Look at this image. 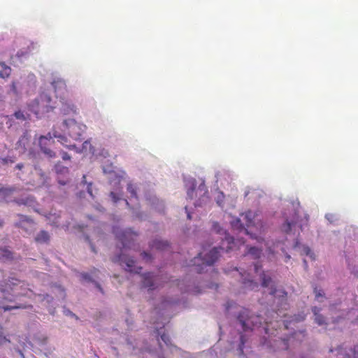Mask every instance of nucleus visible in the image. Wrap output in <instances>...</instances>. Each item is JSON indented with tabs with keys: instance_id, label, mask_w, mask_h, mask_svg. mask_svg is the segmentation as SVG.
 Returning <instances> with one entry per match:
<instances>
[{
	"instance_id": "1",
	"label": "nucleus",
	"mask_w": 358,
	"mask_h": 358,
	"mask_svg": "<svg viewBox=\"0 0 358 358\" xmlns=\"http://www.w3.org/2000/svg\"><path fill=\"white\" fill-rule=\"evenodd\" d=\"M51 103V96L46 92H42L29 104V110L39 117L53 109Z\"/></svg>"
},
{
	"instance_id": "2",
	"label": "nucleus",
	"mask_w": 358,
	"mask_h": 358,
	"mask_svg": "<svg viewBox=\"0 0 358 358\" xmlns=\"http://www.w3.org/2000/svg\"><path fill=\"white\" fill-rule=\"evenodd\" d=\"M237 320L243 331L245 332L259 327L262 324L261 317L259 315H252L247 308H242L237 316Z\"/></svg>"
},
{
	"instance_id": "3",
	"label": "nucleus",
	"mask_w": 358,
	"mask_h": 358,
	"mask_svg": "<svg viewBox=\"0 0 358 358\" xmlns=\"http://www.w3.org/2000/svg\"><path fill=\"white\" fill-rule=\"evenodd\" d=\"M185 187L187 188V196L190 199H193L197 196L199 197V200L203 202L208 199V192L203 181L196 187V180L194 178H190L186 181Z\"/></svg>"
},
{
	"instance_id": "4",
	"label": "nucleus",
	"mask_w": 358,
	"mask_h": 358,
	"mask_svg": "<svg viewBox=\"0 0 358 358\" xmlns=\"http://www.w3.org/2000/svg\"><path fill=\"white\" fill-rule=\"evenodd\" d=\"M222 250H224L223 247L213 248L203 257H201L202 253L200 252L198 254V257H194V263L192 264H189V266H195V268H194L195 271L198 273H201V268H200V265H199V264L196 265V261L202 259V264L206 265V266H210V265L213 264L217 260L220 253Z\"/></svg>"
},
{
	"instance_id": "5",
	"label": "nucleus",
	"mask_w": 358,
	"mask_h": 358,
	"mask_svg": "<svg viewBox=\"0 0 358 358\" xmlns=\"http://www.w3.org/2000/svg\"><path fill=\"white\" fill-rule=\"evenodd\" d=\"M64 130L74 140L78 141L82 139L86 126L83 124L76 122L74 119L66 120L63 122Z\"/></svg>"
},
{
	"instance_id": "6",
	"label": "nucleus",
	"mask_w": 358,
	"mask_h": 358,
	"mask_svg": "<svg viewBox=\"0 0 358 358\" xmlns=\"http://www.w3.org/2000/svg\"><path fill=\"white\" fill-rule=\"evenodd\" d=\"M113 233L121 242L123 249L131 248L138 236V234L130 229L122 231L118 229H114Z\"/></svg>"
},
{
	"instance_id": "7",
	"label": "nucleus",
	"mask_w": 358,
	"mask_h": 358,
	"mask_svg": "<svg viewBox=\"0 0 358 358\" xmlns=\"http://www.w3.org/2000/svg\"><path fill=\"white\" fill-rule=\"evenodd\" d=\"M260 278L262 280V287H267L271 285V295L275 297L279 296L282 298V301H287V292L285 290H278L274 285L272 284L273 282L271 276L268 275L264 271H263L260 275Z\"/></svg>"
},
{
	"instance_id": "8",
	"label": "nucleus",
	"mask_w": 358,
	"mask_h": 358,
	"mask_svg": "<svg viewBox=\"0 0 358 358\" xmlns=\"http://www.w3.org/2000/svg\"><path fill=\"white\" fill-rule=\"evenodd\" d=\"M113 261L114 262H119L122 266H125L124 269L129 272L139 273L142 269L141 267H136L134 259L128 257L123 252L115 257Z\"/></svg>"
},
{
	"instance_id": "9",
	"label": "nucleus",
	"mask_w": 358,
	"mask_h": 358,
	"mask_svg": "<svg viewBox=\"0 0 358 358\" xmlns=\"http://www.w3.org/2000/svg\"><path fill=\"white\" fill-rule=\"evenodd\" d=\"M53 138V134H51V133H48L46 136H41L39 138L41 150L48 158H55L56 157V153L50 149V146L54 143Z\"/></svg>"
},
{
	"instance_id": "10",
	"label": "nucleus",
	"mask_w": 358,
	"mask_h": 358,
	"mask_svg": "<svg viewBox=\"0 0 358 358\" xmlns=\"http://www.w3.org/2000/svg\"><path fill=\"white\" fill-rule=\"evenodd\" d=\"M22 282L15 278H9L8 280L0 282V291L2 293L13 291L16 286L20 285Z\"/></svg>"
},
{
	"instance_id": "11",
	"label": "nucleus",
	"mask_w": 358,
	"mask_h": 358,
	"mask_svg": "<svg viewBox=\"0 0 358 358\" xmlns=\"http://www.w3.org/2000/svg\"><path fill=\"white\" fill-rule=\"evenodd\" d=\"M335 351H336L337 358H358V345H354L350 349V352H347L342 346L338 347Z\"/></svg>"
},
{
	"instance_id": "12",
	"label": "nucleus",
	"mask_w": 358,
	"mask_h": 358,
	"mask_svg": "<svg viewBox=\"0 0 358 358\" xmlns=\"http://www.w3.org/2000/svg\"><path fill=\"white\" fill-rule=\"evenodd\" d=\"M51 84L55 90L57 96H61L67 91L65 81L60 78H55Z\"/></svg>"
},
{
	"instance_id": "13",
	"label": "nucleus",
	"mask_w": 358,
	"mask_h": 358,
	"mask_svg": "<svg viewBox=\"0 0 358 358\" xmlns=\"http://www.w3.org/2000/svg\"><path fill=\"white\" fill-rule=\"evenodd\" d=\"M169 243L166 241H162L159 239H155L150 244V248L151 250H157L159 251H164L167 250L169 248Z\"/></svg>"
},
{
	"instance_id": "14",
	"label": "nucleus",
	"mask_w": 358,
	"mask_h": 358,
	"mask_svg": "<svg viewBox=\"0 0 358 358\" xmlns=\"http://www.w3.org/2000/svg\"><path fill=\"white\" fill-rule=\"evenodd\" d=\"M240 275H241L242 283L243 285L244 288L250 290H254L258 288L259 285L257 282H255L253 280L248 278L247 276L249 275L248 274L245 273H240Z\"/></svg>"
},
{
	"instance_id": "15",
	"label": "nucleus",
	"mask_w": 358,
	"mask_h": 358,
	"mask_svg": "<svg viewBox=\"0 0 358 358\" xmlns=\"http://www.w3.org/2000/svg\"><path fill=\"white\" fill-rule=\"evenodd\" d=\"M77 110L76 106L71 101L67 100L62 101V111L64 115L76 114Z\"/></svg>"
},
{
	"instance_id": "16",
	"label": "nucleus",
	"mask_w": 358,
	"mask_h": 358,
	"mask_svg": "<svg viewBox=\"0 0 358 358\" xmlns=\"http://www.w3.org/2000/svg\"><path fill=\"white\" fill-rule=\"evenodd\" d=\"M143 286L148 288L149 290H153L157 287V286H155L154 276L151 273L143 275Z\"/></svg>"
},
{
	"instance_id": "17",
	"label": "nucleus",
	"mask_w": 358,
	"mask_h": 358,
	"mask_svg": "<svg viewBox=\"0 0 358 358\" xmlns=\"http://www.w3.org/2000/svg\"><path fill=\"white\" fill-rule=\"evenodd\" d=\"M53 137L58 138V141L61 143L64 146L66 147L69 150H76L77 152H80V151L76 149V146L74 144H68V141L66 137L59 134L57 131H53Z\"/></svg>"
},
{
	"instance_id": "18",
	"label": "nucleus",
	"mask_w": 358,
	"mask_h": 358,
	"mask_svg": "<svg viewBox=\"0 0 358 358\" xmlns=\"http://www.w3.org/2000/svg\"><path fill=\"white\" fill-rule=\"evenodd\" d=\"M231 226L234 229H240L241 231H243L245 234L250 235L252 238L257 239V241H259V239H258L257 236H254L252 233L250 232L248 229H245L243 226L239 219H236V220L233 221L231 222Z\"/></svg>"
},
{
	"instance_id": "19",
	"label": "nucleus",
	"mask_w": 358,
	"mask_h": 358,
	"mask_svg": "<svg viewBox=\"0 0 358 358\" xmlns=\"http://www.w3.org/2000/svg\"><path fill=\"white\" fill-rule=\"evenodd\" d=\"M321 309L317 306H314L312 308V311L315 316V321L319 325H322L325 323V319L323 315H322L320 312Z\"/></svg>"
},
{
	"instance_id": "20",
	"label": "nucleus",
	"mask_w": 358,
	"mask_h": 358,
	"mask_svg": "<svg viewBox=\"0 0 358 358\" xmlns=\"http://www.w3.org/2000/svg\"><path fill=\"white\" fill-rule=\"evenodd\" d=\"M241 217H242L243 220L245 221V225L247 227L253 226V224H254L253 219L255 217V215L251 210H248V211L245 212V213H243L241 215Z\"/></svg>"
},
{
	"instance_id": "21",
	"label": "nucleus",
	"mask_w": 358,
	"mask_h": 358,
	"mask_svg": "<svg viewBox=\"0 0 358 358\" xmlns=\"http://www.w3.org/2000/svg\"><path fill=\"white\" fill-rule=\"evenodd\" d=\"M0 66L2 67L0 71V78H8L11 74V68L7 66L4 62H0Z\"/></svg>"
},
{
	"instance_id": "22",
	"label": "nucleus",
	"mask_w": 358,
	"mask_h": 358,
	"mask_svg": "<svg viewBox=\"0 0 358 358\" xmlns=\"http://www.w3.org/2000/svg\"><path fill=\"white\" fill-rule=\"evenodd\" d=\"M50 240L49 234L45 231H40L35 238V241L40 243H48Z\"/></svg>"
},
{
	"instance_id": "23",
	"label": "nucleus",
	"mask_w": 358,
	"mask_h": 358,
	"mask_svg": "<svg viewBox=\"0 0 358 358\" xmlns=\"http://www.w3.org/2000/svg\"><path fill=\"white\" fill-rule=\"evenodd\" d=\"M296 215H297L296 214ZM296 217H298V216H296ZM298 223H299L298 217H296V218L294 217V219L291 221L287 220L285 222V223L282 225V230L285 233H289L291 231L292 227L295 226Z\"/></svg>"
},
{
	"instance_id": "24",
	"label": "nucleus",
	"mask_w": 358,
	"mask_h": 358,
	"mask_svg": "<svg viewBox=\"0 0 358 358\" xmlns=\"http://www.w3.org/2000/svg\"><path fill=\"white\" fill-rule=\"evenodd\" d=\"M274 343L278 350H287L288 348V341L285 338H279L274 340Z\"/></svg>"
},
{
	"instance_id": "25",
	"label": "nucleus",
	"mask_w": 358,
	"mask_h": 358,
	"mask_svg": "<svg viewBox=\"0 0 358 358\" xmlns=\"http://www.w3.org/2000/svg\"><path fill=\"white\" fill-rule=\"evenodd\" d=\"M15 191V187H3L0 189V196H2L3 199L6 200V199L10 197Z\"/></svg>"
},
{
	"instance_id": "26",
	"label": "nucleus",
	"mask_w": 358,
	"mask_h": 358,
	"mask_svg": "<svg viewBox=\"0 0 358 358\" xmlns=\"http://www.w3.org/2000/svg\"><path fill=\"white\" fill-rule=\"evenodd\" d=\"M31 305H26V304H20L17 306H4L2 307V309L4 311H9L14 309H27V308H32Z\"/></svg>"
},
{
	"instance_id": "27",
	"label": "nucleus",
	"mask_w": 358,
	"mask_h": 358,
	"mask_svg": "<svg viewBox=\"0 0 358 358\" xmlns=\"http://www.w3.org/2000/svg\"><path fill=\"white\" fill-rule=\"evenodd\" d=\"M13 253L7 248L0 249V259L3 260H10L13 259Z\"/></svg>"
},
{
	"instance_id": "28",
	"label": "nucleus",
	"mask_w": 358,
	"mask_h": 358,
	"mask_svg": "<svg viewBox=\"0 0 358 358\" xmlns=\"http://www.w3.org/2000/svg\"><path fill=\"white\" fill-rule=\"evenodd\" d=\"M248 254L250 255L253 259H259L261 255H262V249H259L256 247H250L249 249H248Z\"/></svg>"
},
{
	"instance_id": "29",
	"label": "nucleus",
	"mask_w": 358,
	"mask_h": 358,
	"mask_svg": "<svg viewBox=\"0 0 358 358\" xmlns=\"http://www.w3.org/2000/svg\"><path fill=\"white\" fill-rule=\"evenodd\" d=\"M116 192H110V196L111 197L112 200L113 201V202L116 203L117 202L122 194V190H121V188L120 187H118L116 189H115Z\"/></svg>"
},
{
	"instance_id": "30",
	"label": "nucleus",
	"mask_w": 358,
	"mask_h": 358,
	"mask_svg": "<svg viewBox=\"0 0 358 358\" xmlns=\"http://www.w3.org/2000/svg\"><path fill=\"white\" fill-rule=\"evenodd\" d=\"M55 171L57 174H67L69 173V169L66 166H62V164L59 162L57 163L55 166Z\"/></svg>"
},
{
	"instance_id": "31",
	"label": "nucleus",
	"mask_w": 358,
	"mask_h": 358,
	"mask_svg": "<svg viewBox=\"0 0 358 358\" xmlns=\"http://www.w3.org/2000/svg\"><path fill=\"white\" fill-rule=\"evenodd\" d=\"M127 191L130 194L131 197L137 199L136 188L134 184L131 182L128 183Z\"/></svg>"
},
{
	"instance_id": "32",
	"label": "nucleus",
	"mask_w": 358,
	"mask_h": 358,
	"mask_svg": "<svg viewBox=\"0 0 358 358\" xmlns=\"http://www.w3.org/2000/svg\"><path fill=\"white\" fill-rule=\"evenodd\" d=\"M6 343H10V341L4 335L3 327L0 326V345H2Z\"/></svg>"
},
{
	"instance_id": "33",
	"label": "nucleus",
	"mask_w": 358,
	"mask_h": 358,
	"mask_svg": "<svg viewBox=\"0 0 358 358\" xmlns=\"http://www.w3.org/2000/svg\"><path fill=\"white\" fill-rule=\"evenodd\" d=\"M247 341V339L245 338V335H243L241 334V336H240V345H239V351H240V355H243V348H244V345L245 343H246Z\"/></svg>"
},
{
	"instance_id": "34",
	"label": "nucleus",
	"mask_w": 358,
	"mask_h": 358,
	"mask_svg": "<svg viewBox=\"0 0 358 358\" xmlns=\"http://www.w3.org/2000/svg\"><path fill=\"white\" fill-rule=\"evenodd\" d=\"M14 116L16 119L20 120H26L27 118L26 115L24 114V113L21 110L15 111L14 113Z\"/></svg>"
},
{
	"instance_id": "35",
	"label": "nucleus",
	"mask_w": 358,
	"mask_h": 358,
	"mask_svg": "<svg viewBox=\"0 0 358 358\" xmlns=\"http://www.w3.org/2000/svg\"><path fill=\"white\" fill-rule=\"evenodd\" d=\"M161 339L164 342V343L166 345H170L171 344L170 336L167 334H162L161 335Z\"/></svg>"
},
{
	"instance_id": "36",
	"label": "nucleus",
	"mask_w": 358,
	"mask_h": 358,
	"mask_svg": "<svg viewBox=\"0 0 358 358\" xmlns=\"http://www.w3.org/2000/svg\"><path fill=\"white\" fill-rule=\"evenodd\" d=\"M114 176H115V178L114 179H113L112 177L109 178L110 182V183L114 182V183L115 185H119L120 182H121L122 177L119 176H117L116 174H114Z\"/></svg>"
},
{
	"instance_id": "37",
	"label": "nucleus",
	"mask_w": 358,
	"mask_h": 358,
	"mask_svg": "<svg viewBox=\"0 0 358 358\" xmlns=\"http://www.w3.org/2000/svg\"><path fill=\"white\" fill-rule=\"evenodd\" d=\"M224 241H227L229 244V245L227 247V251L232 249V247L230 245L234 243V238L231 236H226Z\"/></svg>"
},
{
	"instance_id": "38",
	"label": "nucleus",
	"mask_w": 358,
	"mask_h": 358,
	"mask_svg": "<svg viewBox=\"0 0 358 358\" xmlns=\"http://www.w3.org/2000/svg\"><path fill=\"white\" fill-rule=\"evenodd\" d=\"M17 216L20 217V219L22 222H30L32 224L34 223L33 220L27 216L21 215V214H17Z\"/></svg>"
},
{
	"instance_id": "39",
	"label": "nucleus",
	"mask_w": 358,
	"mask_h": 358,
	"mask_svg": "<svg viewBox=\"0 0 358 358\" xmlns=\"http://www.w3.org/2000/svg\"><path fill=\"white\" fill-rule=\"evenodd\" d=\"M141 256L145 262H150L152 259L151 255L148 252H143L141 253Z\"/></svg>"
},
{
	"instance_id": "40",
	"label": "nucleus",
	"mask_w": 358,
	"mask_h": 358,
	"mask_svg": "<svg viewBox=\"0 0 358 358\" xmlns=\"http://www.w3.org/2000/svg\"><path fill=\"white\" fill-rule=\"evenodd\" d=\"M60 155H61L62 159L64 161L71 159V156L67 152H66L64 151H62L60 152Z\"/></svg>"
},
{
	"instance_id": "41",
	"label": "nucleus",
	"mask_w": 358,
	"mask_h": 358,
	"mask_svg": "<svg viewBox=\"0 0 358 358\" xmlns=\"http://www.w3.org/2000/svg\"><path fill=\"white\" fill-rule=\"evenodd\" d=\"M29 199L27 198L26 199H19V200H15V201L18 204V205H27L29 204Z\"/></svg>"
},
{
	"instance_id": "42",
	"label": "nucleus",
	"mask_w": 358,
	"mask_h": 358,
	"mask_svg": "<svg viewBox=\"0 0 358 358\" xmlns=\"http://www.w3.org/2000/svg\"><path fill=\"white\" fill-rule=\"evenodd\" d=\"M88 147H89V150H90L92 148V145L90 141H85L83 143V150H87L88 149Z\"/></svg>"
},
{
	"instance_id": "43",
	"label": "nucleus",
	"mask_w": 358,
	"mask_h": 358,
	"mask_svg": "<svg viewBox=\"0 0 358 358\" xmlns=\"http://www.w3.org/2000/svg\"><path fill=\"white\" fill-rule=\"evenodd\" d=\"M10 90L13 92V94H17V90L15 82H12L10 85Z\"/></svg>"
},
{
	"instance_id": "44",
	"label": "nucleus",
	"mask_w": 358,
	"mask_h": 358,
	"mask_svg": "<svg viewBox=\"0 0 358 358\" xmlns=\"http://www.w3.org/2000/svg\"><path fill=\"white\" fill-rule=\"evenodd\" d=\"M28 141V138L24 136H22L20 140L18 141L17 143L20 145L22 143H23V145H24V143H25V141Z\"/></svg>"
},
{
	"instance_id": "45",
	"label": "nucleus",
	"mask_w": 358,
	"mask_h": 358,
	"mask_svg": "<svg viewBox=\"0 0 358 358\" xmlns=\"http://www.w3.org/2000/svg\"><path fill=\"white\" fill-rule=\"evenodd\" d=\"M220 196L222 197V199L220 198V196H219L217 201V203H218L219 206H222V203L223 201L224 195H223L222 192H220Z\"/></svg>"
},
{
	"instance_id": "46",
	"label": "nucleus",
	"mask_w": 358,
	"mask_h": 358,
	"mask_svg": "<svg viewBox=\"0 0 358 358\" xmlns=\"http://www.w3.org/2000/svg\"><path fill=\"white\" fill-rule=\"evenodd\" d=\"M304 252H305L306 255H310V257H312L313 253H312L310 249L308 247H306L304 248Z\"/></svg>"
},
{
	"instance_id": "47",
	"label": "nucleus",
	"mask_w": 358,
	"mask_h": 358,
	"mask_svg": "<svg viewBox=\"0 0 358 358\" xmlns=\"http://www.w3.org/2000/svg\"><path fill=\"white\" fill-rule=\"evenodd\" d=\"M234 304V302L232 301H228L227 303H226V310H229L232 306Z\"/></svg>"
},
{
	"instance_id": "48",
	"label": "nucleus",
	"mask_w": 358,
	"mask_h": 358,
	"mask_svg": "<svg viewBox=\"0 0 358 358\" xmlns=\"http://www.w3.org/2000/svg\"><path fill=\"white\" fill-rule=\"evenodd\" d=\"M86 240L89 242L90 245V247H91V249L94 252H96V250H95V248L94 246V245L92 243V242L90 241L89 239V237L87 236L86 237Z\"/></svg>"
},
{
	"instance_id": "49",
	"label": "nucleus",
	"mask_w": 358,
	"mask_h": 358,
	"mask_svg": "<svg viewBox=\"0 0 358 358\" xmlns=\"http://www.w3.org/2000/svg\"><path fill=\"white\" fill-rule=\"evenodd\" d=\"M82 277L85 280H90V275L87 273H83Z\"/></svg>"
},
{
	"instance_id": "50",
	"label": "nucleus",
	"mask_w": 358,
	"mask_h": 358,
	"mask_svg": "<svg viewBox=\"0 0 358 358\" xmlns=\"http://www.w3.org/2000/svg\"><path fill=\"white\" fill-rule=\"evenodd\" d=\"M315 296L317 298L320 297V296H322V294L321 293V291H317L316 289L315 290Z\"/></svg>"
},
{
	"instance_id": "51",
	"label": "nucleus",
	"mask_w": 358,
	"mask_h": 358,
	"mask_svg": "<svg viewBox=\"0 0 358 358\" xmlns=\"http://www.w3.org/2000/svg\"><path fill=\"white\" fill-rule=\"evenodd\" d=\"M261 267H262L261 265H259L258 264H255V272H258L259 268H261Z\"/></svg>"
},
{
	"instance_id": "52",
	"label": "nucleus",
	"mask_w": 358,
	"mask_h": 358,
	"mask_svg": "<svg viewBox=\"0 0 358 358\" xmlns=\"http://www.w3.org/2000/svg\"><path fill=\"white\" fill-rule=\"evenodd\" d=\"M22 168H23V164H17L16 165V169H20H20H22Z\"/></svg>"
},
{
	"instance_id": "53",
	"label": "nucleus",
	"mask_w": 358,
	"mask_h": 358,
	"mask_svg": "<svg viewBox=\"0 0 358 358\" xmlns=\"http://www.w3.org/2000/svg\"><path fill=\"white\" fill-rule=\"evenodd\" d=\"M58 182L62 185H65L67 183V182L61 180L59 179L58 180Z\"/></svg>"
},
{
	"instance_id": "54",
	"label": "nucleus",
	"mask_w": 358,
	"mask_h": 358,
	"mask_svg": "<svg viewBox=\"0 0 358 358\" xmlns=\"http://www.w3.org/2000/svg\"><path fill=\"white\" fill-rule=\"evenodd\" d=\"M185 210H186V212H187V218L190 220V219H191V215H190V213L187 211V206H185Z\"/></svg>"
},
{
	"instance_id": "55",
	"label": "nucleus",
	"mask_w": 358,
	"mask_h": 358,
	"mask_svg": "<svg viewBox=\"0 0 358 358\" xmlns=\"http://www.w3.org/2000/svg\"><path fill=\"white\" fill-rule=\"evenodd\" d=\"M305 218H306V222H308L309 216L308 215H306Z\"/></svg>"
},
{
	"instance_id": "56",
	"label": "nucleus",
	"mask_w": 358,
	"mask_h": 358,
	"mask_svg": "<svg viewBox=\"0 0 358 358\" xmlns=\"http://www.w3.org/2000/svg\"><path fill=\"white\" fill-rule=\"evenodd\" d=\"M45 298H47V299L50 298V300H52V297H50L48 294H47V295L44 297V299H45Z\"/></svg>"
},
{
	"instance_id": "57",
	"label": "nucleus",
	"mask_w": 358,
	"mask_h": 358,
	"mask_svg": "<svg viewBox=\"0 0 358 358\" xmlns=\"http://www.w3.org/2000/svg\"><path fill=\"white\" fill-rule=\"evenodd\" d=\"M25 295H26V294H25V293H23V294H17L16 296H25Z\"/></svg>"
},
{
	"instance_id": "58",
	"label": "nucleus",
	"mask_w": 358,
	"mask_h": 358,
	"mask_svg": "<svg viewBox=\"0 0 358 358\" xmlns=\"http://www.w3.org/2000/svg\"><path fill=\"white\" fill-rule=\"evenodd\" d=\"M3 224V221L0 220V227H1Z\"/></svg>"
},
{
	"instance_id": "59",
	"label": "nucleus",
	"mask_w": 358,
	"mask_h": 358,
	"mask_svg": "<svg viewBox=\"0 0 358 358\" xmlns=\"http://www.w3.org/2000/svg\"><path fill=\"white\" fill-rule=\"evenodd\" d=\"M15 226L20 227H21V224H20V223H16Z\"/></svg>"
},
{
	"instance_id": "60",
	"label": "nucleus",
	"mask_w": 358,
	"mask_h": 358,
	"mask_svg": "<svg viewBox=\"0 0 358 358\" xmlns=\"http://www.w3.org/2000/svg\"><path fill=\"white\" fill-rule=\"evenodd\" d=\"M334 351V350H333V349H331V348L329 350V352H333Z\"/></svg>"
},
{
	"instance_id": "61",
	"label": "nucleus",
	"mask_w": 358,
	"mask_h": 358,
	"mask_svg": "<svg viewBox=\"0 0 358 358\" xmlns=\"http://www.w3.org/2000/svg\"><path fill=\"white\" fill-rule=\"evenodd\" d=\"M200 204H201L200 203H196L195 206H200Z\"/></svg>"
},
{
	"instance_id": "62",
	"label": "nucleus",
	"mask_w": 358,
	"mask_h": 358,
	"mask_svg": "<svg viewBox=\"0 0 358 358\" xmlns=\"http://www.w3.org/2000/svg\"><path fill=\"white\" fill-rule=\"evenodd\" d=\"M162 358H164V357H162Z\"/></svg>"
}]
</instances>
